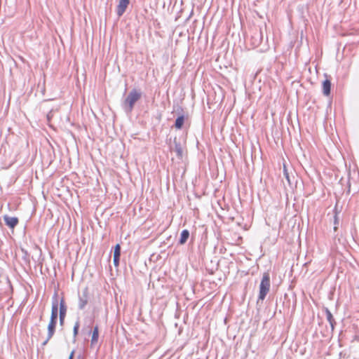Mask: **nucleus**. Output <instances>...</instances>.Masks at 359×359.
I'll return each mask as SVG.
<instances>
[{
  "instance_id": "393cba45",
  "label": "nucleus",
  "mask_w": 359,
  "mask_h": 359,
  "mask_svg": "<svg viewBox=\"0 0 359 359\" xmlns=\"http://www.w3.org/2000/svg\"><path fill=\"white\" fill-rule=\"evenodd\" d=\"M289 184L290 186H292L293 184V182L295 184V186L297 187V184H298V181H290V180H288L287 181Z\"/></svg>"
},
{
  "instance_id": "6ab92c4d",
  "label": "nucleus",
  "mask_w": 359,
  "mask_h": 359,
  "mask_svg": "<svg viewBox=\"0 0 359 359\" xmlns=\"http://www.w3.org/2000/svg\"><path fill=\"white\" fill-rule=\"evenodd\" d=\"M79 326H80L79 322L76 321L75 325H74V328H73V334H74V338L79 334Z\"/></svg>"
},
{
  "instance_id": "f3484780",
  "label": "nucleus",
  "mask_w": 359,
  "mask_h": 359,
  "mask_svg": "<svg viewBox=\"0 0 359 359\" xmlns=\"http://www.w3.org/2000/svg\"><path fill=\"white\" fill-rule=\"evenodd\" d=\"M346 186L347 188L346 194H349L351 192V181H338L337 186L341 187L342 189L343 186Z\"/></svg>"
},
{
  "instance_id": "f03ea898",
  "label": "nucleus",
  "mask_w": 359,
  "mask_h": 359,
  "mask_svg": "<svg viewBox=\"0 0 359 359\" xmlns=\"http://www.w3.org/2000/svg\"><path fill=\"white\" fill-rule=\"evenodd\" d=\"M170 150L171 152H175L176 157L178 160L182 161L184 157L187 155L186 141H181L176 137L173 139V144H170Z\"/></svg>"
},
{
  "instance_id": "0eeeda50",
  "label": "nucleus",
  "mask_w": 359,
  "mask_h": 359,
  "mask_svg": "<svg viewBox=\"0 0 359 359\" xmlns=\"http://www.w3.org/2000/svg\"><path fill=\"white\" fill-rule=\"evenodd\" d=\"M88 289L86 288L81 295L79 297V309L81 310L84 309L85 306L88 304Z\"/></svg>"
},
{
  "instance_id": "f257e3e1",
  "label": "nucleus",
  "mask_w": 359,
  "mask_h": 359,
  "mask_svg": "<svg viewBox=\"0 0 359 359\" xmlns=\"http://www.w3.org/2000/svg\"><path fill=\"white\" fill-rule=\"evenodd\" d=\"M142 93L135 88L131 90L128 94L126 99L123 101L121 106L126 114H130L135 103L141 98Z\"/></svg>"
},
{
  "instance_id": "423d86ee",
  "label": "nucleus",
  "mask_w": 359,
  "mask_h": 359,
  "mask_svg": "<svg viewBox=\"0 0 359 359\" xmlns=\"http://www.w3.org/2000/svg\"><path fill=\"white\" fill-rule=\"evenodd\" d=\"M130 4V0H119L118 4L116 7V14L121 17L126 12L127 7Z\"/></svg>"
},
{
  "instance_id": "f8f14e48",
  "label": "nucleus",
  "mask_w": 359,
  "mask_h": 359,
  "mask_svg": "<svg viewBox=\"0 0 359 359\" xmlns=\"http://www.w3.org/2000/svg\"><path fill=\"white\" fill-rule=\"evenodd\" d=\"M57 183H53V187H55V189L57 190V191L60 192V193H57V194L58 196L62 195V194L64 193V191H68V189H67L68 187H65L62 184L63 181H57Z\"/></svg>"
},
{
  "instance_id": "4468645a",
  "label": "nucleus",
  "mask_w": 359,
  "mask_h": 359,
  "mask_svg": "<svg viewBox=\"0 0 359 359\" xmlns=\"http://www.w3.org/2000/svg\"><path fill=\"white\" fill-rule=\"evenodd\" d=\"M184 120L185 117L183 114L178 116L175 119L174 126L178 130L182 129L184 123Z\"/></svg>"
},
{
  "instance_id": "cd10ccee",
  "label": "nucleus",
  "mask_w": 359,
  "mask_h": 359,
  "mask_svg": "<svg viewBox=\"0 0 359 359\" xmlns=\"http://www.w3.org/2000/svg\"><path fill=\"white\" fill-rule=\"evenodd\" d=\"M300 182H301V184H302V186H304V181H303V180H301V181H300Z\"/></svg>"
},
{
  "instance_id": "9d476101",
  "label": "nucleus",
  "mask_w": 359,
  "mask_h": 359,
  "mask_svg": "<svg viewBox=\"0 0 359 359\" xmlns=\"http://www.w3.org/2000/svg\"><path fill=\"white\" fill-rule=\"evenodd\" d=\"M57 321L55 320L50 319L49 324L48 325V339H51L55 332V327L57 325Z\"/></svg>"
},
{
  "instance_id": "dca6fc26",
  "label": "nucleus",
  "mask_w": 359,
  "mask_h": 359,
  "mask_svg": "<svg viewBox=\"0 0 359 359\" xmlns=\"http://www.w3.org/2000/svg\"><path fill=\"white\" fill-rule=\"evenodd\" d=\"M252 43L255 46H258L262 40V34L261 32H255L254 36H252Z\"/></svg>"
},
{
  "instance_id": "9b49d317",
  "label": "nucleus",
  "mask_w": 359,
  "mask_h": 359,
  "mask_svg": "<svg viewBox=\"0 0 359 359\" xmlns=\"http://www.w3.org/2000/svg\"><path fill=\"white\" fill-rule=\"evenodd\" d=\"M324 310H325V312L326 314L327 320L329 322L330 327L332 328V330H334V325H336V322L334 320L333 315L332 314L331 311L327 308H325Z\"/></svg>"
},
{
  "instance_id": "412c9836",
  "label": "nucleus",
  "mask_w": 359,
  "mask_h": 359,
  "mask_svg": "<svg viewBox=\"0 0 359 359\" xmlns=\"http://www.w3.org/2000/svg\"><path fill=\"white\" fill-rule=\"evenodd\" d=\"M334 231H336V230H337V225L339 224V222H338V217H337V213L335 214V215H334Z\"/></svg>"
},
{
  "instance_id": "aec40b11",
  "label": "nucleus",
  "mask_w": 359,
  "mask_h": 359,
  "mask_svg": "<svg viewBox=\"0 0 359 359\" xmlns=\"http://www.w3.org/2000/svg\"><path fill=\"white\" fill-rule=\"evenodd\" d=\"M120 258H121V257H116V256L113 257V263L116 267H118L119 266Z\"/></svg>"
},
{
  "instance_id": "bb28decb",
  "label": "nucleus",
  "mask_w": 359,
  "mask_h": 359,
  "mask_svg": "<svg viewBox=\"0 0 359 359\" xmlns=\"http://www.w3.org/2000/svg\"><path fill=\"white\" fill-rule=\"evenodd\" d=\"M358 187H357L354 188V189H353V194L357 193V192H358Z\"/></svg>"
},
{
  "instance_id": "2eb2a0df",
  "label": "nucleus",
  "mask_w": 359,
  "mask_h": 359,
  "mask_svg": "<svg viewBox=\"0 0 359 359\" xmlns=\"http://www.w3.org/2000/svg\"><path fill=\"white\" fill-rule=\"evenodd\" d=\"M99 338V327L98 325H95L93 327V332H92V337H91V344L93 345L96 344L98 341Z\"/></svg>"
},
{
  "instance_id": "6e6552de",
  "label": "nucleus",
  "mask_w": 359,
  "mask_h": 359,
  "mask_svg": "<svg viewBox=\"0 0 359 359\" xmlns=\"http://www.w3.org/2000/svg\"><path fill=\"white\" fill-rule=\"evenodd\" d=\"M67 311V306L66 305L65 301L64 298H62L58 302V313H59V317H66Z\"/></svg>"
},
{
  "instance_id": "4be33fe9",
  "label": "nucleus",
  "mask_w": 359,
  "mask_h": 359,
  "mask_svg": "<svg viewBox=\"0 0 359 359\" xmlns=\"http://www.w3.org/2000/svg\"><path fill=\"white\" fill-rule=\"evenodd\" d=\"M283 173H284V175H285L286 180H290L289 173H288L285 165L283 166Z\"/></svg>"
},
{
  "instance_id": "a878e982",
  "label": "nucleus",
  "mask_w": 359,
  "mask_h": 359,
  "mask_svg": "<svg viewBox=\"0 0 359 359\" xmlns=\"http://www.w3.org/2000/svg\"><path fill=\"white\" fill-rule=\"evenodd\" d=\"M74 351H72L71 352V353L69 354V358L68 359H74Z\"/></svg>"
},
{
  "instance_id": "39448f33",
  "label": "nucleus",
  "mask_w": 359,
  "mask_h": 359,
  "mask_svg": "<svg viewBox=\"0 0 359 359\" xmlns=\"http://www.w3.org/2000/svg\"><path fill=\"white\" fill-rule=\"evenodd\" d=\"M3 218L6 225L12 229H13L19 223V219L16 217H10L7 215H4Z\"/></svg>"
},
{
  "instance_id": "ddd939ff",
  "label": "nucleus",
  "mask_w": 359,
  "mask_h": 359,
  "mask_svg": "<svg viewBox=\"0 0 359 359\" xmlns=\"http://www.w3.org/2000/svg\"><path fill=\"white\" fill-rule=\"evenodd\" d=\"M189 235H190V233H189V230L184 229L180 233V237L179 239V244H180V245L185 244L189 238Z\"/></svg>"
},
{
  "instance_id": "7ed1b4c3",
  "label": "nucleus",
  "mask_w": 359,
  "mask_h": 359,
  "mask_svg": "<svg viewBox=\"0 0 359 359\" xmlns=\"http://www.w3.org/2000/svg\"><path fill=\"white\" fill-rule=\"evenodd\" d=\"M270 273L269 271L264 272L262 276V278L259 284V291L258 295V299L257 303L259 304V301L263 302L268 292L270 290L271 281H270Z\"/></svg>"
},
{
  "instance_id": "5701e85b",
  "label": "nucleus",
  "mask_w": 359,
  "mask_h": 359,
  "mask_svg": "<svg viewBox=\"0 0 359 359\" xmlns=\"http://www.w3.org/2000/svg\"><path fill=\"white\" fill-rule=\"evenodd\" d=\"M65 318H64V317H59L60 325V326H62V327L64 325V323H65Z\"/></svg>"
},
{
  "instance_id": "a211bd4d",
  "label": "nucleus",
  "mask_w": 359,
  "mask_h": 359,
  "mask_svg": "<svg viewBox=\"0 0 359 359\" xmlns=\"http://www.w3.org/2000/svg\"><path fill=\"white\" fill-rule=\"evenodd\" d=\"M121 247L120 244L118 243L114 247V256L121 257Z\"/></svg>"
},
{
  "instance_id": "20e7f679",
  "label": "nucleus",
  "mask_w": 359,
  "mask_h": 359,
  "mask_svg": "<svg viewBox=\"0 0 359 359\" xmlns=\"http://www.w3.org/2000/svg\"><path fill=\"white\" fill-rule=\"evenodd\" d=\"M58 314H59V313H58L57 294V293H55L54 296L53 297V300H52V309H51L50 319L57 320Z\"/></svg>"
},
{
  "instance_id": "1a4fd4ad",
  "label": "nucleus",
  "mask_w": 359,
  "mask_h": 359,
  "mask_svg": "<svg viewBox=\"0 0 359 359\" xmlns=\"http://www.w3.org/2000/svg\"><path fill=\"white\" fill-rule=\"evenodd\" d=\"M332 83L330 79H326L323 81L322 88L323 93L325 96H329L331 93Z\"/></svg>"
},
{
  "instance_id": "b1692460",
  "label": "nucleus",
  "mask_w": 359,
  "mask_h": 359,
  "mask_svg": "<svg viewBox=\"0 0 359 359\" xmlns=\"http://www.w3.org/2000/svg\"><path fill=\"white\" fill-rule=\"evenodd\" d=\"M50 339H48V335H47V338H46V340L42 343V344H41V345H42V346H46V345L48 344V341H49Z\"/></svg>"
}]
</instances>
